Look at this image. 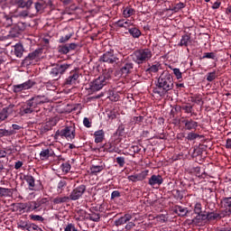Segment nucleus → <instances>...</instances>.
I'll use <instances>...</instances> for the list:
<instances>
[{
  "instance_id": "nucleus-1",
  "label": "nucleus",
  "mask_w": 231,
  "mask_h": 231,
  "mask_svg": "<svg viewBox=\"0 0 231 231\" xmlns=\"http://www.w3.org/2000/svg\"><path fill=\"white\" fill-rule=\"evenodd\" d=\"M172 89H174V78L172 74L169 73V70H163L158 78L152 92L163 97L169 95V91H172Z\"/></svg>"
},
{
  "instance_id": "nucleus-2",
  "label": "nucleus",
  "mask_w": 231,
  "mask_h": 231,
  "mask_svg": "<svg viewBox=\"0 0 231 231\" xmlns=\"http://www.w3.org/2000/svg\"><path fill=\"white\" fill-rule=\"evenodd\" d=\"M134 69V63H133L129 58H126L121 61L120 68L117 69L114 75L117 79H125L128 75H131L133 73V69Z\"/></svg>"
},
{
  "instance_id": "nucleus-3",
  "label": "nucleus",
  "mask_w": 231,
  "mask_h": 231,
  "mask_svg": "<svg viewBox=\"0 0 231 231\" xmlns=\"http://www.w3.org/2000/svg\"><path fill=\"white\" fill-rule=\"evenodd\" d=\"M152 59V51L149 48L139 49L134 51V60L136 64H144Z\"/></svg>"
},
{
  "instance_id": "nucleus-4",
  "label": "nucleus",
  "mask_w": 231,
  "mask_h": 231,
  "mask_svg": "<svg viewBox=\"0 0 231 231\" xmlns=\"http://www.w3.org/2000/svg\"><path fill=\"white\" fill-rule=\"evenodd\" d=\"M71 68V64L68 63H57L53 65V68L50 71V75L53 80H59L62 75Z\"/></svg>"
},
{
  "instance_id": "nucleus-5",
  "label": "nucleus",
  "mask_w": 231,
  "mask_h": 231,
  "mask_svg": "<svg viewBox=\"0 0 231 231\" xmlns=\"http://www.w3.org/2000/svg\"><path fill=\"white\" fill-rule=\"evenodd\" d=\"M59 136L66 138V140H75V125L65 126L63 129L58 130L54 134V140H59Z\"/></svg>"
},
{
  "instance_id": "nucleus-6",
  "label": "nucleus",
  "mask_w": 231,
  "mask_h": 231,
  "mask_svg": "<svg viewBox=\"0 0 231 231\" xmlns=\"http://www.w3.org/2000/svg\"><path fill=\"white\" fill-rule=\"evenodd\" d=\"M41 55H42V49H36L32 52H30L23 60L22 66L26 68L28 66H32V64H35L39 59H41Z\"/></svg>"
},
{
  "instance_id": "nucleus-7",
  "label": "nucleus",
  "mask_w": 231,
  "mask_h": 231,
  "mask_svg": "<svg viewBox=\"0 0 231 231\" xmlns=\"http://www.w3.org/2000/svg\"><path fill=\"white\" fill-rule=\"evenodd\" d=\"M86 185L84 184L74 188L69 196L70 201H77L80 199V198H82V196H84L86 193Z\"/></svg>"
},
{
  "instance_id": "nucleus-8",
  "label": "nucleus",
  "mask_w": 231,
  "mask_h": 231,
  "mask_svg": "<svg viewBox=\"0 0 231 231\" xmlns=\"http://www.w3.org/2000/svg\"><path fill=\"white\" fill-rule=\"evenodd\" d=\"M104 86H107L106 81L98 77L89 83L88 91L89 93H97V91H100Z\"/></svg>"
},
{
  "instance_id": "nucleus-9",
  "label": "nucleus",
  "mask_w": 231,
  "mask_h": 231,
  "mask_svg": "<svg viewBox=\"0 0 231 231\" xmlns=\"http://www.w3.org/2000/svg\"><path fill=\"white\" fill-rule=\"evenodd\" d=\"M35 109H37V106L35 103L33 102L32 98L28 99L26 102L23 103L21 108V115H32V113H34Z\"/></svg>"
},
{
  "instance_id": "nucleus-10",
  "label": "nucleus",
  "mask_w": 231,
  "mask_h": 231,
  "mask_svg": "<svg viewBox=\"0 0 231 231\" xmlns=\"http://www.w3.org/2000/svg\"><path fill=\"white\" fill-rule=\"evenodd\" d=\"M118 60V58L115 56V51L110 50L106 51L102 56L99 58V62H106V64H115Z\"/></svg>"
},
{
  "instance_id": "nucleus-11",
  "label": "nucleus",
  "mask_w": 231,
  "mask_h": 231,
  "mask_svg": "<svg viewBox=\"0 0 231 231\" xmlns=\"http://www.w3.org/2000/svg\"><path fill=\"white\" fill-rule=\"evenodd\" d=\"M35 81L29 79L22 84L14 85L13 91L14 93H21V91H26V89H32L33 86H35Z\"/></svg>"
},
{
  "instance_id": "nucleus-12",
  "label": "nucleus",
  "mask_w": 231,
  "mask_h": 231,
  "mask_svg": "<svg viewBox=\"0 0 231 231\" xmlns=\"http://www.w3.org/2000/svg\"><path fill=\"white\" fill-rule=\"evenodd\" d=\"M79 48V44L72 42V43H67L64 45H60L58 47L59 53H61L62 55H68L69 51H75Z\"/></svg>"
},
{
  "instance_id": "nucleus-13",
  "label": "nucleus",
  "mask_w": 231,
  "mask_h": 231,
  "mask_svg": "<svg viewBox=\"0 0 231 231\" xmlns=\"http://www.w3.org/2000/svg\"><path fill=\"white\" fill-rule=\"evenodd\" d=\"M79 69L71 70L69 72V76L65 79V86H73V84H77V80H79Z\"/></svg>"
},
{
  "instance_id": "nucleus-14",
  "label": "nucleus",
  "mask_w": 231,
  "mask_h": 231,
  "mask_svg": "<svg viewBox=\"0 0 231 231\" xmlns=\"http://www.w3.org/2000/svg\"><path fill=\"white\" fill-rule=\"evenodd\" d=\"M26 30V23L18 22L14 25L11 31V37H18L21 34V32Z\"/></svg>"
},
{
  "instance_id": "nucleus-15",
  "label": "nucleus",
  "mask_w": 231,
  "mask_h": 231,
  "mask_svg": "<svg viewBox=\"0 0 231 231\" xmlns=\"http://www.w3.org/2000/svg\"><path fill=\"white\" fill-rule=\"evenodd\" d=\"M181 122L186 131H196L198 129V122L194 121L192 118L184 119Z\"/></svg>"
},
{
  "instance_id": "nucleus-16",
  "label": "nucleus",
  "mask_w": 231,
  "mask_h": 231,
  "mask_svg": "<svg viewBox=\"0 0 231 231\" xmlns=\"http://www.w3.org/2000/svg\"><path fill=\"white\" fill-rule=\"evenodd\" d=\"M31 99H32L34 105H36V107H38V106H42V104H48V102H50V99L44 95H37L31 97Z\"/></svg>"
},
{
  "instance_id": "nucleus-17",
  "label": "nucleus",
  "mask_w": 231,
  "mask_h": 231,
  "mask_svg": "<svg viewBox=\"0 0 231 231\" xmlns=\"http://www.w3.org/2000/svg\"><path fill=\"white\" fill-rule=\"evenodd\" d=\"M225 217V213L208 212L206 214V221H219Z\"/></svg>"
},
{
  "instance_id": "nucleus-18",
  "label": "nucleus",
  "mask_w": 231,
  "mask_h": 231,
  "mask_svg": "<svg viewBox=\"0 0 231 231\" xmlns=\"http://www.w3.org/2000/svg\"><path fill=\"white\" fill-rule=\"evenodd\" d=\"M53 156H55V152H53L51 148L42 150L40 152V160L42 162L49 160L50 158H53Z\"/></svg>"
},
{
  "instance_id": "nucleus-19",
  "label": "nucleus",
  "mask_w": 231,
  "mask_h": 231,
  "mask_svg": "<svg viewBox=\"0 0 231 231\" xmlns=\"http://www.w3.org/2000/svg\"><path fill=\"white\" fill-rule=\"evenodd\" d=\"M203 221H207V214L199 213L197 214V216L193 219H191L189 225H195V226H199V225L203 223Z\"/></svg>"
},
{
  "instance_id": "nucleus-20",
  "label": "nucleus",
  "mask_w": 231,
  "mask_h": 231,
  "mask_svg": "<svg viewBox=\"0 0 231 231\" xmlns=\"http://www.w3.org/2000/svg\"><path fill=\"white\" fill-rule=\"evenodd\" d=\"M174 214H177L180 217H185L187 214H189L190 211L188 208H183L182 206L176 205L173 208Z\"/></svg>"
},
{
  "instance_id": "nucleus-21",
  "label": "nucleus",
  "mask_w": 231,
  "mask_h": 231,
  "mask_svg": "<svg viewBox=\"0 0 231 231\" xmlns=\"http://www.w3.org/2000/svg\"><path fill=\"white\" fill-rule=\"evenodd\" d=\"M132 219H133V215L127 213V214H125L120 218L115 220V225L116 226H122V225H125L127 221H131Z\"/></svg>"
},
{
  "instance_id": "nucleus-22",
  "label": "nucleus",
  "mask_w": 231,
  "mask_h": 231,
  "mask_svg": "<svg viewBox=\"0 0 231 231\" xmlns=\"http://www.w3.org/2000/svg\"><path fill=\"white\" fill-rule=\"evenodd\" d=\"M147 177V173L144 171L134 175L128 176L129 181H133L134 183H136V181H143L145 178Z\"/></svg>"
},
{
  "instance_id": "nucleus-23",
  "label": "nucleus",
  "mask_w": 231,
  "mask_h": 231,
  "mask_svg": "<svg viewBox=\"0 0 231 231\" xmlns=\"http://www.w3.org/2000/svg\"><path fill=\"white\" fill-rule=\"evenodd\" d=\"M148 183L151 187H154V185H162V183H163V177H162V175H152Z\"/></svg>"
},
{
  "instance_id": "nucleus-24",
  "label": "nucleus",
  "mask_w": 231,
  "mask_h": 231,
  "mask_svg": "<svg viewBox=\"0 0 231 231\" xmlns=\"http://www.w3.org/2000/svg\"><path fill=\"white\" fill-rule=\"evenodd\" d=\"M104 169H106V164L102 162L97 165L93 164L90 166V174H98V172H102Z\"/></svg>"
},
{
  "instance_id": "nucleus-25",
  "label": "nucleus",
  "mask_w": 231,
  "mask_h": 231,
  "mask_svg": "<svg viewBox=\"0 0 231 231\" xmlns=\"http://www.w3.org/2000/svg\"><path fill=\"white\" fill-rule=\"evenodd\" d=\"M95 143H102L106 138V133L104 130H97L94 133Z\"/></svg>"
},
{
  "instance_id": "nucleus-26",
  "label": "nucleus",
  "mask_w": 231,
  "mask_h": 231,
  "mask_svg": "<svg viewBox=\"0 0 231 231\" xmlns=\"http://www.w3.org/2000/svg\"><path fill=\"white\" fill-rule=\"evenodd\" d=\"M162 69V63L155 62V64H152L148 69H146V73H149L150 75H152V73H158Z\"/></svg>"
},
{
  "instance_id": "nucleus-27",
  "label": "nucleus",
  "mask_w": 231,
  "mask_h": 231,
  "mask_svg": "<svg viewBox=\"0 0 231 231\" xmlns=\"http://www.w3.org/2000/svg\"><path fill=\"white\" fill-rule=\"evenodd\" d=\"M23 180L28 183L30 190H33V189H35V178H33V176L30 174L23 175Z\"/></svg>"
},
{
  "instance_id": "nucleus-28",
  "label": "nucleus",
  "mask_w": 231,
  "mask_h": 231,
  "mask_svg": "<svg viewBox=\"0 0 231 231\" xmlns=\"http://www.w3.org/2000/svg\"><path fill=\"white\" fill-rule=\"evenodd\" d=\"M70 200L69 196H64V197H60L58 196L56 198L53 199L52 203L53 205H60L62 203H68Z\"/></svg>"
},
{
  "instance_id": "nucleus-29",
  "label": "nucleus",
  "mask_w": 231,
  "mask_h": 231,
  "mask_svg": "<svg viewBox=\"0 0 231 231\" xmlns=\"http://www.w3.org/2000/svg\"><path fill=\"white\" fill-rule=\"evenodd\" d=\"M14 55L18 58L23 57V53H24V47L21 43H16L14 45Z\"/></svg>"
},
{
  "instance_id": "nucleus-30",
  "label": "nucleus",
  "mask_w": 231,
  "mask_h": 231,
  "mask_svg": "<svg viewBox=\"0 0 231 231\" xmlns=\"http://www.w3.org/2000/svg\"><path fill=\"white\" fill-rule=\"evenodd\" d=\"M3 21H4V26H5V28L14 26V18L5 13L3 16Z\"/></svg>"
},
{
  "instance_id": "nucleus-31",
  "label": "nucleus",
  "mask_w": 231,
  "mask_h": 231,
  "mask_svg": "<svg viewBox=\"0 0 231 231\" xmlns=\"http://www.w3.org/2000/svg\"><path fill=\"white\" fill-rule=\"evenodd\" d=\"M128 32L130 33V35H132L134 39H140V37L142 36V31H140V29L136 27L129 28Z\"/></svg>"
},
{
  "instance_id": "nucleus-32",
  "label": "nucleus",
  "mask_w": 231,
  "mask_h": 231,
  "mask_svg": "<svg viewBox=\"0 0 231 231\" xmlns=\"http://www.w3.org/2000/svg\"><path fill=\"white\" fill-rule=\"evenodd\" d=\"M13 194L12 189L0 187V198H11Z\"/></svg>"
},
{
  "instance_id": "nucleus-33",
  "label": "nucleus",
  "mask_w": 231,
  "mask_h": 231,
  "mask_svg": "<svg viewBox=\"0 0 231 231\" xmlns=\"http://www.w3.org/2000/svg\"><path fill=\"white\" fill-rule=\"evenodd\" d=\"M189 42H192L190 40V34H184L182 35L178 46H185V48H187V46H189Z\"/></svg>"
},
{
  "instance_id": "nucleus-34",
  "label": "nucleus",
  "mask_w": 231,
  "mask_h": 231,
  "mask_svg": "<svg viewBox=\"0 0 231 231\" xmlns=\"http://www.w3.org/2000/svg\"><path fill=\"white\" fill-rule=\"evenodd\" d=\"M113 75V69H108L107 70L103 73L102 76H99V79H103L106 84L109 83V80H111V76Z\"/></svg>"
},
{
  "instance_id": "nucleus-35",
  "label": "nucleus",
  "mask_w": 231,
  "mask_h": 231,
  "mask_svg": "<svg viewBox=\"0 0 231 231\" xmlns=\"http://www.w3.org/2000/svg\"><path fill=\"white\" fill-rule=\"evenodd\" d=\"M26 212H40V209L37 208V203L35 201L27 202Z\"/></svg>"
},
{
  "instance_id": "nucleus-36",
  "label": "nucleus",
  "mask_w": 231,
  "mask_h": 231,
  "mask_svg": "<svg viewBox=\"0 0 231 231\" xmlns=\"http://www.w3.org/2000/svg\"><path fill=\"white\" fill-rule=\"evenodd\" d=\"M128 151H129L128 154L130 156H133V158H134V155L138 154L140 152V151H142V148H140V146H138V145H132V146H130Z\"/></svg>"
},
{
  "instance_id": "nucleus-37",
  "label": "nucleus",
  "mask_w": 231,
  "mask_h": 231,
  "mask_svg": "<svg viewBox=\"0 0 231 231\" xmlns=\"http://www.w3.org/2000/svg\"><path fill=\"white\" fill-rule=\"evenodd\" d=\"M87 219H89L90 221H95L96 223H98L100 221V214L91 212L87 215Z\"/></svg>"
},
{
  "instance_id": "nucleus-38",
  "label": "nucleus",
  "mask_w": 231,
  "mask_h": 231,
  "mask_svg": "<svg viewBox=\"0 0 231 231\" xmlns=\"http://www.w3.org/2000/svg\"><path fill=\"white\" fill-rule=\"evenodd\" d=\"M136 11L133 9L131 6H127L123 11L124 17H131V15H134Z\"/></svg>"
},
{
  "instance_id": "nucleus-39",
  "label": "nucleus",
  "mask_w": 231,
  "mask_h": 231,
  "mask_svg": "<svg viewBox=\"0 0 231 231\" xmlns=\"http://www.w3.org/2000/svg\"><path fill=\"white\" fill-rule=\"evenodd\" d=\"M108 98L111 100V102H118L120 100V95H118L117 92L110 90Z\"/></svg>"
},
{
  "instance_id": "nucleus-40",
  "label": "nucleus",
  "mask_w": 231,
  "mask_h": 231,
  "mask_svg": "<svg viewBox=\"0 0 231 231\" xmlns=\"http://www.w3.org/2000/svg\"><path fill=\"white\" fill-rule=\"evenodd\" d=\"M196 138H203V135H200L199 134H196L194 132H189L186 136V140H189V142H192L196 140Z\"/></svg>"
},
{
  "instance_id": "nucleus-41",
  "label": "nucleus",
  "mask_w": 231,
  "mask_h": 231,
  "mask_svg": "<svg viewBox=\"0 0 231 231\" xmlns=\"http://www.w3.org/2000/svg\"><path fill=\"white\" fill-rule=\"evenodd\" d=\"M67 186H68V182L65 180H60V182L58 183V186H57V191L60 194H62V192L64 191V188Z\"/></svg>"
},
{
  "instance_id": "nucleus-42",
  "label": "nucleus",
  "mask_w": 231,
  "mask_h": 231,
  "mask_svg": "<svg viewBox=\"0 0 231 231\" xmlns=\"http://www.w3.org/2000/svg\"><path fill=\"white\" fill-rule=\"evenodd\" d=\"M116 136H125V125L121 124L116 131Z\"/></svg>"
},
{
  "instance_id": "nucleus-43",
  "label": "nucleus",
  "mask_w": 231,
  "mask_h": 231,
  "mask_svg": "<svg viewBox=\"0 0 231 231\" xmlns=\"http://www.w3.org/2000/svg\"><path fill=\"white\" fill-rule=\"evenodd\" d=\"M60 169L64 174H68L71 171V164L69 162H64L60 165Z\"/></svg>"
},
{
  "instance_id": "nucleus-44",
  "label": "nucleus",
  "mask_w": 231,
  "mask_h": 231,
  "mask_svg": "<svg viewBox=\"0 0 231 231\" xmlns=\"http://www.w3.org/2000/svg\"><path fill=\"white\" fill-rule=\"evenodd\" d=\"M71 37H73V32L61 36L59 40L60 44H66V42H68Z\"/></svg>"
},
{
  "instance_id": "nucleus-45",
  "label": "nucleus",
  "mask_w": 231,
  "mask_h": 231,
  "mask_svg": "<svg viewBox=\"0 0 231 231\" xmlns=\"http://www.w3.org/2000/svg\"><path fill=\"white\" fill-rule=\"evenodd\" d=\"M193 172H195L198 178H204L203 176H205V171H201V167L199 166L193 168Z\"/></svg>"
},
{
  "instance_id": "nucleus-46",
  "label": "nucleus",
  "mask_w": 231,
  "mask_h": 231,
  "mask_svg": "<svg viewBox=\"0 0 231 231\" xmlns=\"http://www.w3.org/2000/svg\"><path fill=\"white\" fill-rule=\"evenodd\" d=\"M14 133V130L0 129V138H3V136H12Z\"/></svg>"
},
{
  "instance_id": "nucleus-47",
  "label": "nucleus",
  "mask_w": 231,
  "mask_h": 231,
  "mask_svg": "<svg viewBox=\"0 0 231 231\" xmlns=\"http://www.w3.org/2000/svg\"><path fill=\"white\" fill-rule=\"evenodd\" d=\"M170 68H171V69H172L173 74L175 75L177 80H180V79H183V74L181 73L180 69H178V68L172 69L171 67H170Z\"/></svg>"
},
{
  "instance_id": "nucleus-48",
  "label": "nucleus",
  "mask_w": 231,
  "mask_h": 231,
  "mask_svg": "<svg viewBox=\"0 0 231 231\" xmlns=\"http://www.w3.org/2000/svg\"><path fill=\"white\" fill-rule=\"evenodd\" d=\"M186 5L180 2L178 4H176L172 8H171V11L172 12H180V10H183V8H185Z\"/></svg>"
},
{
  "instance_id": "nucleus-49",
  "label": "nucleus",
  "mask_w": 231,
  "mask_h": 231,
  "mask_svg": "<svg viewBox=\"0 0 231 231\" xmlns=\"http://www.w3.org/2000/svg\"><path fill=\"white\" fill-rule=\"evenodd\" d=\"M8 116H10V114L8 112H6V109L3 108L0 111V122H5V120H6V118H8Z\"/></svg>"
},
{
  "instance_id": "nucleus-50",
  "label": "nucleus",
  "mask_w": 231,
  "mask_h": 231,
  "mask_svg": "<svg viewBox=\"0 0 231 231\" xmlns=\"http://www.w3.org/2000/svg\"><path fill=\"white\" fill-rule=\"evenodd\" d=\"M180 109L184 111V113H192L193 106L190 104L183 105L180 106Z\"/></svg>"
},
{
  "instance_id": "nucleus-51",
  "label": "nucleus",
  "mask_w": 231,
  "mask_h": 231,
  "mask_svg": "<svg viewBox=\"0 0 231 231\" xmlns=\"http://www.w3.org/2000/svg\"><path fill=\"white\" fill-rule=\"evenodd\" d=\"M29 217L32 221H40V223H42L44 221V217L40 215H30Z\"/></svg>"
},
{
  "instance_id": "nucleus-52",
  "label": "nucleus",
  "mask_w": 231,
  "mask_h": 231,
  "mask_svg": "<svg viewBox=\"0 0 231 231\" xmlns=\"http://www.w3.org/2000/svg\"><path fill=\"white\" fill-rule=\"evenodd\" d=\"M194 212L195 214H203V208L201 206V203L198 202L195 204Z\"/></svg>"
},
{
  "instance_id": "nucleus-53",
  "label": "nucleus",
  "mask_w": 231,
  "mask_h": 231,
  "mask_svg": "<svg viewBox=\"0 0 231 231\" xmlns=\"http://www.w3.org/2000/svg\"><path fill=\"white\" fill-rule=\"evenodd\" d=\"M216 71L208 72L207 75V80L208 82H213V80H216Z\"/></svg>"
},
{
  "instance_id": "nucleus-54",
  "label": "nucleus",
  "mask_w": 231,
  "mask_h": 231,
  "mask_svg": "<svg viewBox=\"0 0 231 231\" xmlns=\"http://www.w3.org/2000/svg\"><path fill=\"white\" fill-rule=\"evenodd\" d=\"M34 8L36 12H41L42 10H44V4L41 2H34Z\"/></svg>"
},
{
  "instance_id": "nucleus-55",
  "label": "nucleus",
  "mask_w": 231,
  "mask_h": 231,
  "mask_svg": "<svg viewBox=\"0 0 231 231\" xmlns=\"http://www.w3.org/2000/svg\"><path fill=\"white\" fill-rule=\"evenodd\" d=\"M223 203L226 208H231V197L224 198Z\"/></svg>"
},
{
  "instance_id": "nucleus-56",
  "label": "nucleus",
  "mask_w": 231,
  "mask_h": 231,
  "mask_svg": "<svg viewBox=\"0 0 231 231\" xmlns=\"http://www.w3.org/2000/svg\"><path fill=\"white\" fill-rule=\"evenodd\" d=\"M30 226V222L21 221L18 225V228L22 230H28V226Z\"/></svg>"
},
{
  "instance_id": "nucleus-57",
  "label": "nucleus",
  "mask_w": 231,
  "mask_h": 231,
  "mask_svg": "<svg viewBox=\"0 0 231 231\" xmlns=\"http://www.w3.org/2000/svg\"><path fill=\"white\" fill-rule=\"evenodd\" d=\"M202 59H212L213 60H216V53L205 52Z\"/></svg>"
},
{
  "instance_id": "nucleus-58",
  "label": "nucleus",
  "mask_w": 231,
  "mask_h": 231,
  "mask_svg": "<svg viewBox=\"0 0 231 231\" xmlns=\"http://www.w3.org/2000/svg\"><path fill=\"white\" fill-rule=\"evenodd\" d=\"M116 162L119 167H124L125 165V157H116Z\"/></svg>"
},
{
  "instance_id": "nucleus-59",
  "label": "nucleus",
  "mask_w": 231,
  "mask_h": 231,
  "mask_svg": "<svg viewBox=\"0 0 231 231\" xmlns=\"http://www.w3.org/2000/svg\"><path fill=\"white\" fill-rule=\"evenodd\" d=\"M173 196L175 199H181L183 198V194H181V191L180 189L173 190Z\"/></svg>"
},
{
  "instance_id": "nucleus-60",
  "label": "nucleus",
  "mask_w": 231,
  "mask_h": 231,
  "mask_svg": "<svg viewBox=\"0 0 231 231\" xmlns=\"http://www.w3.org/2000/svg\"><path fill=\"white\" fill-rule=\"evenodd\" d=\"M28 231H39V226L35 225V224H29V226L27 227Z\"/></svg>"
},
{
  "instance_id": "nucleus-61",
  "label": "nucleus",
  "mask_w": 231,
  "mask_h": 231,
  "mask_svg": "<svg viewBox=\"0 0 231 231\" xmlns=\"http://www.w3.org/2000/svg\"><path fill=\"white\" fill-rule=\"evenodd\" d=\"M15 107V105L14 104H10L8 106L6 107H4V109L6 110V112L9 114V115H12L14 113V108Z\"/></svg>"
},
{
  "instance_id": "nucleus-62",
  "label": "nucleus",
  "mask_w": 231,
  "mask_h": 231,
  "mask_svg": "<svg viewBox=\"0 0 231 231\" xmlns=\"http://www.w3.org/2000/svg\"><path fill=\"white\" fill-rule=\"evenodd\" d=\"M122 194L118 190H114L111 194V199H116V198H120Z\"/></svg>"
},
{
  "instance_id": "nucleus-63",
  "label": "nucleus",
  "mask_w": 231,
  "mask_h": 231,
  "mask_svg": "<svg viewBox=\"0 0 231 231\" xmlns=\"http://www.w3.org/2000/svg\"><path fill=\"white\" fill-rule=\"evenodd\" d=\"M134 124H142V122H143V116H134Z\"/></svg>"
},
{
  "instance_id": "nucleus-64",
  "label": "nucleus",
  "mask_w": 231,
  "mask_h": 231,
  "mask_svg": "<svg viewBox=\"0 0 231 231\" xmlns=\"http://www.w3.org/2000/svg\"><path fill=\"white\" fill-rule=\"evenodd\" d=\"M83 125H85V127H88V128L91 127V123L89 122V118L85 117L83 119Z\"/></svg>"
}]
</instances>
